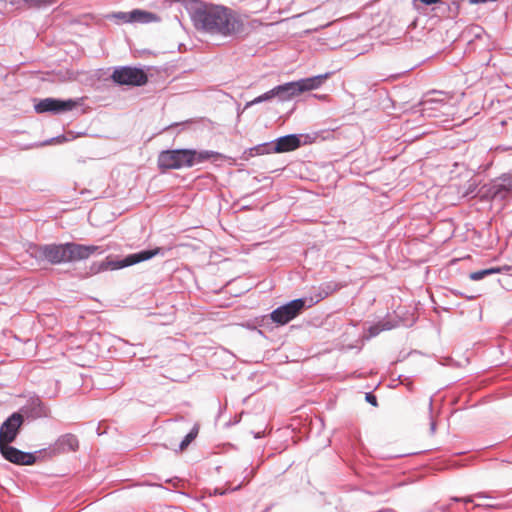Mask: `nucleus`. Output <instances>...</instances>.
Wrapping results in <instances>:
<instances>
[{
    "instance_id": "obj_1",
    "label": "nucleus",
    "mask_w": 512,
    "mask_h": 512,
    "mask_svg": "<svg viewBox=\"0 0 512 512\" xmlns=\"http://www.w3.org/2000/svg\"><path fill=\"white\" fill-rule=\"evenodd\" d=\"M184 8L198 31L223 37L243 31V21L239 14L226 6L186 0Z\"/></svg>"
},
{
    "instance_id": "obj_2",
    "label": "nucleus",
    "mask_w": 512,
    "mask_h": 512,
    "mask_svg": "<svg viewBox=\"0 0 512 512\" xmlns=\"http://www.w3.org/2000/svg\"><path fill=\"white\" fill-rule=\"evenodd\" d=\"M30 254L38 261H46L52 265L84 260L91 255L101 254L103 250L95 245H82L74 242L64 244H34L30 246Z\"/></svg>"
},
{
    "instance_id": "obj_3",
    "label": "nucleus",
    "mask_w": 512,
    "mask_h": 512,
    "mask_svg": "<svg viewBox=\"0 0 512 512\" xmlns=\"http://www.w3.org/2000/svg\"><path fill=\"white\" fill-rule=\"evenodd\" d=\"M222 158L221 153L211 150L172 149L160 152L158 167L162 170L190 168L210 159Z\"/></svg>"
},
{
    "instance_id": "obj_4",
    "label": "nucleus",
    "mask_w": 512,
    "mask_h": 512,
    "mask_svg": "<svg viewBox=\"0 0 512 512\" xmlns=\"http://www.w3.org/2000/svg\"><path fill=\"white\" fill-rule=\"evenodd\" d=\"M164 253L163 248L156 247L154 249L141 250L139 252L129 254L122 259H112L107 257L104 261L93 262L89 268V273L94 275L103 271L122 269L149 260L154 256L164 255Z\"/></svg>"
},
{
    "instance_id": "obj_5",
    "label": "nucleus",
    "mask_w": 512,
    "mask_h": 512,
    "mask_svg": "<svg viewBox=\"0 0 512 512\" xmlns=\"http://www.w3.org/2000/svg\"><path fill=\"white\" fill-rule=\"evenodd\" d=\"M478 194L482 199L486 200H504L512 196V173L503 174L489 184L483 185L479 189Z\"/></svg>"
},
{
    "instance_id": "obj_6",
    "label": "nucleus",
    "mask_w": 512,
    "mask_h": 512,
    "mask_svg": "<svg viewBox=\"0 0 512 512\" xmlns=\"http://www.w3.org/2000/svg\"><path fill=\"white\" fill-rule=\"evenodd\" d=\"M307 298H298L277 307L270 313L271 320L277 325H285L296 318L306 308Z\"/></svg>"
},
{
    "instance_id": "obj_7",
    "label": "nucleus",
    "mask_w": 512,
    "mask_h": 512,
    "mask_svg": "<svg viewBox=\"0 0 512 512\" xmlns=\"http://www.w3.org/2000/svg\"><path fill=\"white\" fill-rule=\"evenodd\" d=\"M111 79L118 85L143 86L147 83L148 77L141 68L122 66L115 68Z\"/></svg>"
},
{
    "instance_id": "obj_8",
    "label": "nucleus",
    "mask_w": 512,
    "mask_h": 512,
    "mask_svg": "<svg viewBox=\"0 0 512 512\" xmlns=\"http://www.w3.org/2000/svg\"><path fill=\"white\" fill-rule=\"evenodd\" d=\"M79 105L78 100L74 99H56V98H45L41 99L38 103L34 105V109L37 113H53V114H61L64 112H68L73 110L75 107Z\"/></svg>"
},
{
    "instance_id": "obj_9",
    "label": "nucleus",
    "mask_w": 512,
    "mask_h": 512,
    "mask_svg": "<svg viewBox=\"0 0 512 512\" xmlns=\"http://www.w3.org/2000/svg\"><path fill=\"white\" fill-rule=\"evenodd\" d=\"M23 423L24 420L21 413H12L0 426V444L15 441Z\"/></svg>"
},
{
    "instance_id": "obj_10",
    "label": "nucleus",
    "mask_w": 512,
    "mask_h": 512,
    "mask_svg": "<svg viewBox=\"0 0 512 512\" xmlns=\"http://www.w3.org/2000/svg\"><path fill=\"white\" fill-rule=\"evenodd\" d=\"M9 444H0V453L4 459L16 465H32L36 462V456L33 453L21 451Z\"/></svg>"
},
{
    "instance_id": "obj_11",
    "label": "nucleus",
    "mask_w": 512,
    "mask_h": 512,
    "mask_svg": "<svg viewBox=\"0 0 512 512\" xmlns=\"http://www.w3.org/2000/svg\"><path fill=\"white\" fill-rule=\"evenodd\" d=\"M23 415V419H37L42 417H48L49 408L42 402V400L35 396L30 397L26 404L18 412Z\"/></svg>"
},
{
    "instance_id": "obj_12",
    "label": "nucleus",
    "mask_w": 512,
    "mask_h": 512,
    "mask_svg": "<svg viewBox=\"0 0 512 512\" xmlns=\"http://www.w3.org/2000/svg\"><path fill=\"white\" fill-rule=\"evenodd\" d=\"M301 145L300 137L296 134L281 136L273 141V153H283L297 149Z\"/></svg>"
},
{
    "instance_id": "obj_13",
    "label": "nucleus",
    "mask_w": 512,
    "mask_h": 512,
    "mask_svg": "<svg viewBox=\"0 0 512 512\" xmlns=\"http://www.w3.org/2000/svg\"><path fill=\"white\" fill-rule=\"evenodd\" d=\"M79 447V441L74 434L67 433L60 436L53 446V450L58 453L76 451Z\"/></svg>"
},
{
    "instance_id": "obj_14",
    "label": "nucleus",
    "mask_w": 512,
    "mask_h": 512,
    "mask_svg": "<svg viewBox=\"0 0 512 512\" xmlns=\"http://www.w3.org/2000/svg\"><path fill=\"white\" fill-rule=\"evenodd\" d=\"M276 98L281 101H289L293 97L300 94V90L296 81L287 82L274 87Z\"/></svg>"
},
{
    "instance_id": "obj_15",
    "label": "nucleus",
    "mask_w": 512,
    "mask_h": 512,
    "mask_svg": "<svg viewBox=\"0 0 512 512\" xmlns=\"http://www.w3.org/2000/svg\"><path fill=\"white\" fill-rule=\"evenodd\" d=\"M330 76V73L320 74L308 78H302L297 82L300 93L319 88L324 81Z\"/></svg>"
},
{
    "instance_id": "obj_16",
    "label": "nucleus",
    "mask_w": 512,
    "mask_h": 512,
    "mask_svg": "<svg viewBox=\"0 0 512 512\" xmlns=\"http://www.w3.org/2000/svg\"><path fill=\"white\" fill-rule=\"evenodd\" d=\"M398 322L392 319H383L368 328L369 337H376L382 331H388L397 326Z\"/></svg>"
},
{
    "instance_id": "obj_17",
    "label": "nucleus",
    "mask_w": 512,
    "mask_h": 512,
    "mask_svg": "<svg viewBox=\"0 0 512 512\" xmlns=\"http://www.w3.org/2000/svg\"><path fill=\"white\" fill-rule=\"evenodd\" d=\"M129 17L131 19V23H150L156 18V15L141 9H134L131 11V15Z\"/></svg>"
},
{
    "instance_id": "obj_18",
    "label": "nucleus",
    "mask_w": 512,
    "mask_h": 512,
    "mask_svg": "<svg viewBox=\"0 0 512 512\" xmlns=\"http://www.w3.org/2000/svg\"><path fill=\"white\" fill-rule=\"evenodd\" d=\"M271 146H273V142L262 143V144L256 145L255 147L250 148L245 153H248L249 156L273 153V151L271 150Z\"/></svg>"
},
{
    "instance_id": "obj_19",
    "label": "nucleus",
    "mask_w": 512,
    "mask_h": 512,
    "mask_svg": "<svg viewBox=\"0 0 512 512\" xmlns=\"http://www.w3.org/2000/svg\"><path fill=\"white\" fill-rule=\"evenodd\" d=\"M198 432H199L198 426L194 425V427L190 430V432L180 442L179 450L180 451L185 450L190 445V443L197 437Z\"/></svg>"
},
{
    "instance_id": "obj_20",
    "label": "nucleus",
    "mask_w": 512,
    "mask_h": 512,
    "mask_svg": "<svg viewBox=\"0 0 512 512\" xmlns=\"http://www.w3.org/2000/svg\"><path fill=\"white\" fill-rule=\"evenodd\" d=\"M499 272H500V268L483 269V270L472 272L470 274V279L474 280V281H478V280L485 278L488 275L496 274Z\"/></svg>"
},
{
    "instance_id": "obj_21",
    "label": "nucleus",
    "mask_w": 512,
    "mask_h": 512,
    "mask_svg": "<svg viewBox=\"0 0 512 512\" xmlns=\"http://www.w3.org/2000/svg\"><path fill=\"white\" fill-rule=\"evenodd\" d=\"M274 98H276V93H275V89L272 88L271 90L263 93L262 95L256 97L251 102L247 103V106H251V105H254V104H259V103H262V102H265V101L272 100Z\"/></svg>"
},
{
    "instance_id": "obj_22",
    "label": "nucleus",
    "mask_w": 512,
    "mask_h": 512,
    "mask_svg": "<svg viewBox=\"0 0 512 512\" xmlns=\"http://www.w3.org/2000/svg\"><path fill=\"white\" fill-rule=\"evenodd\" d=\"M326 297H328V295H326V293L323 291V289L319 286L317 289V294L315 296H311V297L307 298L306 308L312 307L313 305L317 304L318 302L325 299Z\"/></svg>"
},
{
    "instance_id": "obj_23",
    "label": "nucleus",
    "mask_w": 512,
    "mask_h": 512,
    "mask_svg": "<svg viewBox=\"0 0 512 512\" xmlns=\"http://www.w3.org/2000/svg\"><path fill=\"white\" fill-rule=\"evenodd\" d=\"M320 287L323 289V291L326 293V295L329 296V295L333 294L334 292H336L337 290H339L340 288H342L343 285H341L340 283L334 282V281H329V282H325V283L321 284Z\"/></svg>"
},
{
    "instance_id": "obj_24",
    "label": "nucleus",
    "mask_w": 512,
    "mask_h": 512,
    "mask_svg": "<svg viewBox=\"0 0 512 512\" xmlns=\"http://www.w3.org/2000/svg\"><path fill=\"white\" fill-rule=\"evenodd\" d=\"M131 15V11H128V12H115L113 14H111L110 18L114 19L117 21V23H131V19H130V16Z\"/></svg>"
},
{
    "instance_id": "obj_25",
    "label": "nucleus",
    "mask_w": 512,
    "mask_h": 512,
    "mask_svg": "<svg viewBox=\"0 0 512 512\" xmlns=\"http://www.w3.org/2000/svg\"><path fill=\"white\" fill-rule=\"evenodd\" d=\"M30 7H42L54 3L56 0H24Z\"/></svg>"
},
{
    "instance_id": "obj_26",
    "label": "nucleus",
    "mask_w": 512,
    "mask_h": 512,
    "mask_svg": "<svg viewBox=\"0 0 512 512\" xmlns=\"http://www.w3.org/2000/svg\"><path fill=\"white\" fill-rule=\"evenodd\" d=\"M434 104H443V100H438V99H434V98H426L422 102L423 111H426L428 109H433Z\"/></svg>"
},
{
    "instance_id": "obj_27",
    "label": "nucleus",
    "mask_w": 512,
    "mask_h": 512,
    "mask_svg": "<svg viewBox=\"0 0 512 512\" xmlns=\"http://www.w3.org/2000/svg\"><path fill=\"white\" fill-rule=\"evenodd\" d=\"M365 399L368 403H370L371 405H373L375 407L378 405L377 397L371 392L366 393Z\"/></svg>"
},
{
    "instance_id": "obj_28",
    "label": "nucleus",
    "mask_w": 512,
    "mask_h": 512,
    "mask_svg": "<svg viewBox=\"0 0 512 512\" xmlns=\"http://www.w3.org/2000/svg\"><path fill=\"white\" fill-rule=\"evenodd\" d=\"M165 482L171 484L173 487H178V484L180 483V479L177 477H174V478L165 480Z\"/></svg>"
},
{
    "instance_id": "obj_29",
    "label": "nucleus",
    "mask_w": 512,
    "mask_h": 512,
    "mask_svg": "<svg viewBox=\"0 0 512 512\" xmlns=\"http://www.w3.org/2000/svg\"><path fill=\"white\" fill-rule=\"evenodd\" d=\"M453 501H464L465 503H470L473 501L472 497H466V498H458V497H454L452 498Z\"/></svg>"
},
{
    "instance_id": "obj_30",
    "label": "nucleus",
    "mask_w": 512,
    "mask_h": 512,
    "mask_svg": "<svg viewBox=\"0 0 512 512\" xmlns=\"http://www.w3.org/2000/svg\"><path fill=\"white\" fill-rule=\"evenodd\" d=\"M476 498H491V496L486 492H479L474 495Z\"/></svg>"
},
{
    "instance_id": "obj_31",
    "label": "nucleus",
    "mask_w": 512,
    "mask_h": 512,
    "mask_svg": "<svg viewBox=\"0 0 512 512\" xmlns=\"http://www.w3.org/2000/svg\"><path fill=\"white\" fill-rule=\"evenodd\" d=\"M436 431V422L431 418L430 422V432L431 434H434Z\"/></svg>"
},
{
    "instance_id": "obj_32",
    "label": "nucleus",
    "mask_w": 512,
    "mask_h": 512,
    "mask_svg": "<svg viewBox=\"0 0 512 512\" xmlns=\"http://www.w3.org/2000/svg\"><path fill=\"white\" fill-rule=\"evenodd\" d=\"M453 293H454L455 295L463 296V297H465V298H466V299H468V300H473V299L475 298V296H465L463 293L458 292V291H453Z\"/></svg>"
},
{
    "instance_id": "obj_33",
    "label": "nucleus",
    "mask_w": 512,
    "mask_h": 512,
    "mask_svg": "<svg viewBox=\"0 0 512 512\" xmlns=\"http://www.w3.org/2000/svg\"><path fill=\"white\" fill-rule=\"evenodd\" d=\"M475 507H485V508H494L493 504H476Z\"/></svg>"
},
{
    "instance_id": "obj_34",
    "label": "nucleus",
    "mask_w": 512,
    "mask_h": 512,
    "mask_svg": "<svg viewBox=\"0 0 512 512\" xmlns=\"http://www.w3.org/2000/svg\"><path fill=\"white\" fill-rule=\"evenodd\" d=\"M58 139H59V137H57V138H51L50 140L45 141L42 145L50 144V143H51V142H53L54 140H58Z\"/></svg>"
},
{
    "instance_id": "obj_35",
    "label": "nucleus",
    "mask_w": 512,
    "mask_h": 512,
    "mask_svg": "<svg viewBox=\"0 0 512 512\" xmlns=\"http://www.w3.org/2000/svg\"><path fill=\"white\" fill-rule=\"evenodd\" d=\"M225 493H226L225 491H221L219 489L215 490V494L224 495Z\"/></svg>"
},
{
    "instance_id": "obj_36",
    "label": "nucleus",
    "mask_w": 512,
    "mask_h": 512,
    "mask_svg": "<svg viewBox=\"0 0 512 512\" xmlns=\"http://www.w3.org/2000/svg\"><path fill=\"white\" fill-rule=\"evenodd\" d=\"M432 406H433V400L430 399V401H429V408H430V410H432Z\"/></svg>"
},
{
    "instance_id": "obj_37",
    "label": "nucleus",
    "mask_w": 512,
    "mask_h": 512,
    "mask_svg": "<svg viewBox=\"0 0 512 512\" xmlns=\"http://www.w3.org/2000/svg\"><path fill=\"white\" fill-rule=\"evenodd\" d=\"M314 96H315V97H317V95H314ZM325 97H326V95H322V96H321V95H318V98H319V99H324Z\"/></svg>"
},
{
    "instance_id": "obj_38",
    "label": "nucleus",
    "mask_w": 512,
    "mask_h": 512,
    "mask_svg": "<svg viewBox=\"0 0 512 512\" xmlns=\"http://www.w3.org/2000/svg\"><path fill=\"white\" fill-rule=\"evenodd\" d=\"M254 437H255V438H260V437H261V434H260V433H256V434L254 435Z\"/></svg>"
},
{
    "instance_id": "obj_39",
    "label": "nucleus",
    "mask_w": 512,
    "mask_h": 512,
    "mask_svg": "<svg viewBox=\"0 0 512 512\" xmlns=\"http://www.w3.org/2000/svg\"><path fill=\"white\" fill-rule=\"evenodd\" d=\"M240 487H241V484H240V485H238L237 487L233 488L232 490H233V491H234V490H238Z\"/></svg>"
},
{
    "instance_id": "obj_40",
    "label": "nucleus",
    "mask_w": 512,
    "mask_h": 512,
    "mask_svg": "<svg viewBox=\"0 0 512 512\" xmlns=\"http://www.w3.org/2000/svg\"><path fill=\"white\" fill-rule=\"evenodd\" d=\"M153 486H157V487H161L162 488V485L161 484H152Z\"/></svg>"
}]
</instances>
